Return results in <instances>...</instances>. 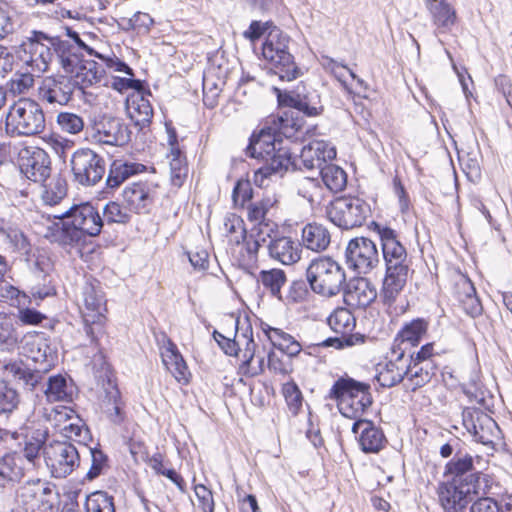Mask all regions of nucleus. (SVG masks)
Instances as JSON below:
<instances>
[{
    "mask_svg": "<svg viewBox=\"0 0 512 512\" xmlns=\"http://www.w3.org/2000/svg\"><path fill=\"white\" fill-rule=\"evenodd\" d=\"M62 435L77 442L82 450H88L87 441L91 439V435L87 426L71 423L63 427Z\"/></svg>",
    "mask_w": 512,
    "mask_h": 512,
    "instance_id": "nucleus-50",
    "label": "nucleus"
},
{
    "mask_svg": "<svg viewBox=\"0 0 512 512\" xmlns=\"http://www.w3.org/2000/svg\"><path fill=\"white\" fill-rule=\"evenodd\" d=\"M319 174L325 186L332 192L343 190L347 184L346 172L328 161L323 167H320Z\"/></svg>",
    "mask_w": 512,
    "mask_h": 512,
    "instance_id": "nucleus-41",
    "label": "nucleus"
},
{
    "mask_svg": "<svg viewBox=\"0 0 512 512\" xmlns=\"http://www.w3.org/2000/svg\"><path fill=\"white\" fill-rule=\"evenodd\" d=\"M384 263L385 274L380 290V298L384 305L391 307L405 288L410 273L414 271L411 269L412 260L409 255L404 254L403 258Z\"/></svg>",
    "mask_w": 512,
    "mask_h": 512,
    "instance_id": "nucleus-17",
    "label": "nucleus"
},
{
    "mask_svg": "<svg viewBox=\"0 0 512 512\" xmlns=\"http://www.w3.org/2000/svg\"><path fill=\"white\" fill-rule=\"evenodd\" d=\"M277 203V199L274 195H267L260 201L251 203L248 206V218L250 221H258V225L267 227V236H271V233L277 232V224L267 220L265 217L268 211Z\"/></svg>",
    "mask_w": 512,
    "mask_h": 512,
    "instance_id": "nucleus-37",
    "label": "nucleus"
},
{
    "mask_svg": "<svg viewBox=\"0 0 512 512\" xmlns=\"http://www.w3.org/2000/svg\"><path fill=\"white\" fill-rule=\"evenodd\" d=\"M307 280H293L289 286L286 300L288 303H301L309 296Z\"/></svg>",
    "mask_w": 512,
    "mask_h": 512,
    "instance_id": "nucleus-57",
    "label": "nucleus"
},
{
    "mask_svg": "<svg viewBox=\"0 0 512 512\" xmlns=\"http://www.w3.org/2000/svg\"><path fill=\"white\" fill-rule=\"evenodd\" d=\"M126 110L129 118L138 131L149 128L153 119V107L143 95H131L126 100Z\"/></svg>",
    "mask_w": 512,
    "mask_h": 512,
    "instance_id": "nucleus-29",
    "label": "nucleus"
},
{
    "mask_svg": "<svg viewBox=\"0 0 512 512\" xmlns=\"http://www.w3.org/2000/svg\"><path fill=\"white\" fill-rule=\"evenodd\" d=\"M311 290L322 296H335L343 288L346 275L343 268L330 257L313 259L306 269Z\"/></svg>",
    "mask_w": 512,
    "mask_h": 512,
    "instance_id": "nucleus-8",
    "label": "nucleus"
},
{
    "mask_svg": "<svg viewBox=\"0 0 512 512\" xmlns=\"http://www.w3.org/2000/svg\"><path fill=\"white\" fill-rule=\"evenodd\" d=\"M328 229L317 223H308L302 229V245L315 252L324 251L330 244Z\"/></svg>",
    "mask_w": 512,
    "mask_h": 512,
    "instance_id": "nucleus-34",
    "label": "nucleus"
},
{
    "mask_svg": "<svg viewBox=\"0 0 512 512\" xmlns=\"http://www.w3.org/2000/svg\"><path fill=\"white\" fill-rule=\"evenodd\" d=\"M336 158L335 147L329 146L324 141L315 142L304 146L300 154L303 167L307 170H320L327 161Z\"/></svg>",
    "mask_w": 512,
    "mask_h": 512,
    "instance_id": "nucleus-27",
    "label": "nucleus"
},
{
    "mask_svg": "<svg viewBox=\"0 0 512 512\" xmlns=\"http://www.w3.org/2000/svg\"><path fill=\"white\" fill-rule=\"evenodd\" d=\"M170 175L172 184L178 187L182 186L188 175L186 156L180 149L171 151Z\"/></svg>",
    "mask_w": 512,
    "mask_h": 512,
    "instance_id": "nucleus-45",
    "label": "nucleus"
},
{
    "mask_svg": "<svg viewBox=\"0 0 512 512\" xmlns=\"http://www.w3.org/2000/svg\"><path fill=\"white\" fill-rule=\"evenodd\" d=\"M131 211L116 201H109L103 208V226L105 224H127L131 220Z\"/></svg>",
    "mask_w": 512,
    "mask_h": 512,
    "instance_id": "nucleus-44",
    "label": "nucleus"
},
{
    "mask_svg": "<svg viewBox=\"0 0 512 512\" xmlns=\"http://www.w3.org/2000/svg\"><path fill=\"white\" fill-rule=\"evenodd\" d=\"M277 102L281 108H291L293 112L302 113L306 117H317L323 114L324 106L317 90L300 82L292 90L273 87Z\"/></svg>",
    "mask_w": 512,
    "mask_h": 512,
    "instance_id": "nucleus-11",
    "label": "nucleus"
},
{
    "mask_svg": "<svg viewBox=\"0 0 512 512\" xmlns=\"http://www.w3.org/2000/svg\"><path fill=\"white\" fill-rule=\"evenodd\" d=\"M83 450L69 441L54 440L44 448L45 461L54 478L69 476L81 464Z\"/></svg>",
    "mask_w": 512,
    "mask_h": 512,
    "instance_id": "nucleus-14",
    "label": "nucleus"
},
{
    "mask_svg": "<svg viewBox=\"0 0 512 512\" xmlns=\"http://www.w3.org/2000/svg\"><path fill=\"white\" fill-rule=\"evenodd\" d=\"M365 342V336L359 333L355 334H340V336L328 337L320 343H317L318 347H333L335 349H344L352 347L354 345L363 344Z\"/></svg>",
    "mask_w": 512,
    "mask_h": 512,
    "instance_id": "nucleus-47",
    "label": "nucleus"
},
{
    "mask_svg": "<svg viewBox=\"0 0 512 512\" xmlns=\"http://www.w3.org/2000/svg\"><path fill=\"white\" fill-rule=\"evenodd\" d=\"M57 37L43 31L33 30L20 45V51L24 56L22 60L45 72L55 58L57 60Z\"/></svg>",
    "mask_w": 512,
    "mask_h": 512,
    "instance_id": "nucleus-13",
    "label": "nucleus"
},
{
    "mask_svg": "<svg viewBox=\"0 0 512 512\" xmlns=\"http://www.w3.org/2000/svg\"><path fill=\"white\" fill-rule=\"evenodd\" d=\"M257 281L262 284L272 297L282 301L281 289L287 282V276L284 270L279 268H272L268 270H261L258 274Z\"/></svg>",
    "mask_w": 512,
    "mask_h": 512,
    "instance_id": "nucleus-38",
    "label": "nucleus"
},
{
    "mask_svg": "<svg viewBox=\"0 0 512 512\" xmlns=\"http://www.w3.org/2000/svg\"><path fill=\"white\" fill-rule=\"evenodd\" d=\"M122 198L129 211L136 214L149 213L153 204L151 187L145 181L127 185L122 192Z\"/></svg>",
    "mask_w": 512,
    "mask_h": 512,
    "instance_id": "nucleus-26",
    "label": "nucleus"
},
{
    "mask_svg": "<svg viewBox=\"0 0 512 512\" xmlns=\"http://www.w3.org/2000/svg\"><path fill=\"white\" fill-rule=\"evenodd\" d=\"M194 492L202 512H214L215 502L212 491L203 484H197L194 486Z\"/></svg>",
    "mask_w": 512,
    "mask_h": 512,
    "instance_id": "nucleus-58",
    "label": "nucleus"
},
{
    "mask_svg": "<svg viewBox=\"0 0 512 512\" xmlns=\"http://www.w3.org/2000/svg\"><path fill=\"white\" fill-rule=\"evenodd\" d=\"M476 459H480L476 456ZM475 457L465 452L463 449H457L453 457L445 464L443 476L448 481L459 484L471 483L476 487L492 489L493 478L477 470L474 465Z\"/></svg>",
    "mask_w": 512,
    "mask_h": 512,
    "instance_id": "nucleus-10",
    "label": "nucleus"
},
{
    "mask_svg": "<svg viewBox=\"0 0 512 512\" xmlns=\"http://www.w3.org/2000/svg\"><path fill=\"white\" fill-rule=\"evenodd\" d=\"M146 169L144 164L116 159L110 165L106 186L110 189H116L128 178L145 172Z\"/></svg>",
    "mask_w": 512,
    "mask_h": 512,
    "instance_id": "nucleus-31",
    "label": "nucleus"
},
{
    "mask_svg": "<svg viewBox=\"0 0 512 512\" xmlns=\"http://www.w3.org/2000/svg\"><path fill=\"white\" fill-rule=\"evenodd\" d=\"M370 215V205L358 196L336 197L327 207L329 220L345 230L362 226Z\"/></svg>",
    "mask_w": 512,
    "mask_h": 512,
    "instance_id": "nucleus-9",
    "label": "nucleus"
},
{
    "mask_svg": "<svg viewBox=\"0 0 512 512\" xmlns=\"http://www.w3.org/2000/svg\"><path fill=\"white\" fill-rule=\"evenodd\" d=\"M18 498L26 512H58L57 494L39 480L23 485Z\"/></svg>",
    "mask_w": 512,
    "mask_h": 512,
    "instance_id": "nucleus-19",
    "label": "nucleus"
},
{
    "mask_svg": "<svg viewBox=\"0 0 512 512\" xmlns=\"http://www.w3.org/2000/svg\"><path fill=\"white\" fill-rule=\"evenodd\" d=\"M81 298L84 305V331L92 343H97L104 332L107 312V300L101 282L92 276L86 277L81 286Z\"/></svg>",
    "mask_w": 512,
    "mask_h": 512,
    "instance_id": "nucleus-6",
    "label": "nucleus"
},
{
    "mask_svg": "<svg viewBox=\"0 0 512 512\" xmlns=\"http://www.w3.org/2000/svg\"><path fill=\"white\" fill-rule=\"evenodd\" d=\"M163 364L172 373L176 380L186 379L188 371L187 364L181 353L162 355Z\"/></svg>",
    "mask_w": 512,
    "mask_h": 512,
    "instance_id": "nucleus-53",
    "label": "nucleus"
},
{
    "mask_svg": "<svg viewBox=\"0 0 512 512\" xmlns=\"http://www.w3.org/2000/svg\"><path fill=\"white\" fill-rule=\"evenodd\" d=\"M290 36L277 26H272L262 44V55L269 64V71L282 81H292L301 75V70L289 51Z\"/></svg>",
    "mask_w": 512,
    "mask_h": 512,
    "instance_id": "nucleus-5",
    "label": "nucleus"
},
{
    "mask_svg": "<svg viewBox=\"0 0 512 512\" xmlns=\"http://www.w3.org/2000/svg\"><path fill=\"white\" fill-rule=\"evenodd\" d=\"M305 120L297 113L286 110L277 117H269L263 125L255 129L249 137L245 155L263 162L253 176L257 187H265L272 176L283 177L289 170L301 169L291 149L284 145L283 138H297L296 134L304 127Z\"/></svg>",
    "mask_w": 512,
    "mask_h": 512,
    "instance_id": "nucleus-1",
    "label": "nucleus"
},
{
    "mask_svg": "<svg viewBox=\"0 0 512 512\" xmlns=\"http://www.w3.org/2000/svg\"><path fill=\"white\" fill-rule=\"evenodd\" d=\"M394 359L388 361L376 375V379L382 387L391 388L403 381L411 372V366L405 356L397 358V353H391Z\"/></svg>",
    "mask_w": 512,
    "mask_h": 512,
    "instance_id": "nucleus-28",
    "label": "nucleus"
},
{
    "mask_svg": "<svg viewBox=\"0 0 512 512\" xmlns=\"http://www.w3.org/2000/svg\"><path fill=\"white\" fill-rule=\"evenodd\" d=\"M428 321L424 318H416L407 322L396 334L391 353H397V358L406 356L412 348L417 347L428 330Z\"/></svg>",
    "mask_w": 512,
    "mask_h": 512,
    "instance_id": "nucleus-23",
    "label": "nucleus"
},
{
    "mask_svg": "<svg viewBox=\"0 0 512 512\" xmlns=\"http://www.w3.org/2000/svg\"><path fill=\"white\" fill-rule=\"evenodd\" d=\"M45 127L44 111L36 101L22 98L9 107L5 129L10 137L36 136L41 134Z\"/></svg>",
    "mask_w": 512,
    "mask_h": 512,
    "instance_id": "nucleus-7",
    "label": "nucleus"
},
{
    "mask_svg": "<svg viewBox=\"0 0 512 512\" xmlns=\"http://www.w3.org/2000/svg\"><path fill=\"white\" fill-rule=\"evenodd\" d=\"M272 26H275L273 22L267 21V22H261L258 20H253L248 29L243 32V37L247 40H249L252 43H255L257 40H259L265 33L267 34L268 31L272 28Z\"/></svg>",
    "mask_w": 512,
    "mask_h": 512,
    "instance_id": "nucleus-61",
    "label": "nucleus"
},
{
    "mask_svg": "<svg viewBox=\"0 0 512 512\" xmlns=\"http://www.w3.org/2000/svg\"><path fill=\"white\" fill-rule=\"evenodd\" d=\"M19 340V335L13 324L7 321L0 322V350L12 351Z\"/></svg>",
    "mask_w": 512,
    "mask_h": 512,
    "instance_id": "nucleus-55",
    "label": "nucleus"
},
{
    "mask_svg": "<svg viewBox=\"0 0 512 512\" xmlns=\"http://www.w3.org/2000/svg\"><path fill=\"white\" fill-rule=\"evenodd\" d=\"M330 328L337 334L349 335L355 327V317L347 308H337L327 319Z\"/></svg>",
    "mask_w": 512,
    "mask_h": 512,
    "instance_id": "nucleus-42",
    "label": "nucleus"
},
{
    "mask_svg": "<svg viewBox=\"0 0 512 512\" xmlns=\"http://www.w3.org/2000/svg\"><path fill=\"white\" fill-rule=\"evenodd\" d=\"M73 181L81 186H94L106 171L104 158L90 148L77 149L70 159Z\"/></svg>",
    "mask_w": 512,
    "mask_h": 512,
    "instance_id": "nucleus-16",
    "label": "nucleus"
},
{
    "mask_svg": "<svg viewBox=\"0 0 512 512\" xmlns=\"http://www.w3.org/2000/svg\"><path fill=\"white\" fill-rule=\"evenodd\" d=\"M84 506L86 512H115L114 497L103 490L87 495Z\"/></svg>",
    "mask_w": 512,
    "mask_h": 512,
    "instance_id": "nucleus-43",
    "label": "nucleus"
},
{
    "mask_svg": "<svg viewBox=\"0 0 512 512\" xmlns=\"http://www.w3.org/2000/svg\"><path fill=\"white\" fill-rule=\"evenodd\" d=\"M282 393L290 412L295 416L302 408L303 395L294 381L283 384Z\"/></svg>",
    "mask_w": 512,
    "mask_h": 512,
    "instance_id": "nucleus-49",
    "label": "nucleus"
},
{
    "mask_svg": "<svg viewBox=\"0 0 512 512\" xmlns=\"http://www.w3.org/2000/svg\"><path fill=\"white\" fill-rule=\"evenodd\" d=\"M268 368L270 371L280 374L283 376H286L290 374L293 370L291 360L288 359L287 361H284L281 357H279L276 353L273 351H270L268 353Z\"/></svg>",
    "mask_w": 512,
    "mask_h": 512,
    "instance_id": "nucleus-62",
    "label": "nucleus"
},
{
    "mask_svg": "<svg viewBox=\"0 0 512 512\" xmlns=\"http://www.w3.org/2000/svg\"><path fill=\"white\" fill-rule=\"evenodd\" d=\"M475 292L476 288L467 276H463L455 285V296L460 304L472 297Z\"/></svg>",
    "mask_w": 512,
    "mask_h": 512,
    "instance_id": "nucleus-63",
    "label": "nucleus"
},
{
    "mask_svg": "<svg viewBox=\"0 0 512 512\" xmlns=\"http://www.w3.org/2000/svg\"><path fill=\"white\" fill-rule=\"evenodd\" d=\"M463 423L475 442L481 443L485 446L493 445L494 440L492 428H498V426L490 416L483 414L481 417H477L476 421H474L472 417L467 419L464 415Z\"/></svg>",
    "mask_w": 512,
    "mask_h": 512,
    "instance_id": "nucleus-32",
    "label": "nucleus"
},
{
    "mask_svg": "<svg viewBox=\"0 0 512 512\" xmlns=\"http://www.w3.org/2000/svg\"><path fill=\"white\" fill-rule=\"evenodd\" d=\"M2 241L8 246V248L21 257L26 262L31 261V257L34 256L32 252V244L24 232L18 227L14 226L5 236Z\"/></svg>",
    "mask_w": 512,
    "mask_h": 512,
    "instance_id": "nucleus-39",
    "label": "nucleus"
},
{
    "mask_svg": "<svg viewBox=\"0 0 512 512\" xmlns=\"http://www.w3.org/2000/svg\"><path fill=\"white\" fill-rule=\"evenodd\" d=\"M252 198L253 188L250 180L243 178L237 180L232 190V200L234 204L244 207Z\"/></svg>",
    "mask_w": 512,
    "mask_h": 512,
    "instance_id": "nucleus-54",
    "label": "nucleus"
},
{
    "mask_svg": "<svg viewBox=\"0 0 512 512\" xmlns=\"http://www.w3.org/2000/svg\"><path fill=\"white\" fill-rule=\"evenodd\" d=\"M129 126L119 117L104 116L95 123L92 138L99 143L124 146L131 140Z\"/></svg>",
    "mask_w": 512,
    "mask_h": 512,
    "instance_id": "nucleus-22",
    "label": "nucleus"
},
{
    "mask_svg": "<svg viewBox=\"0 0 512 512\" xmlns=\"http://www.w3.org/2000/svg\"><path fill=\"white\" fill-rule=\"evenodd\" d=\"M18 165L21 173L29 180L42 183L51 174L49 154L42 148L27 146L18 154Z\"/></svg>",
    "mask_w": 512,
    "mask_h": 512,
    "instance_id": "nucleus-20",
    "label": "nucleus"
},
{
    "mask_svg": "<svg viewBox=\"0 0 512 512\" xmlns=\"http://www.w3.org/2000/svg\"><path fill=\"white\" fill-rule=\"evenodd\" d=\"M103 404L104 412L112 424L121 425L124 423L126 419V413L124 411L125 402L116 384L112 385L111 389L106 391Z\"/></svg>",
    "mask_w": 512,
    "mask_h": 512,
    "instance_id": "nucleus-35",
    "label": "nucleus"
},
{
    "mask_svg": "<svg viewBox=\"0 0 512 512\" xmlns=\"http://www.w3.org/2000/svg\"><path fill=\"white\" fill-rule=\"evenodd\" d=\"M49 228L53 242L62 247H78L87 237L98 236L103 227L102 217L90 202L73 205Z\"/></svg>",
    "mask_w": 512,
    "mask_h": 512,
    "instance_id": "nucleus-2",
    "label": "nucleus"
},
{
    "mask_svg": "<svg viewBox=\"0 0 512 512\" xmlns=\"http://www.w3.org/2000/svg\"><path fill=\"white\" fill-rule=\"evenodd\" d=\"M93 56L104 62L107 68L134 77L133 69L125 61L119 59L114 54L112 56H109L96 51V54H94Z\"/></svg>",
    "mask_w": 512,
    "mask_h": 512,
    "instance_id": "nucleus-59",
    "label": "nucleus"
},
{
    "mask_svg": "<svg viewBox=\"0 0 512 512\" xmlns=\"http://www.w3.org/2000/svg\"><path fill=\"white\" fill-rule=\"evenodd\" d=\"M426 8L431 16L432 24L436 27V33H448L457 22L455 8L446 0L428 3Z\"/></svg>",
    "mask_w": 512,
    "mask_h": 512,
    "instance_id": "nucleus-30",
    "label": "nucleus"
},
{
    "mask_svg": "<svg viewBox=\"0 0 512 512\" xmlns=\"http://www.w3.org/2000/svg\"><path fill=\"white\" fill-rule=\"evenodd\" d=\"M434 343H426L421 346V348L417 352H409L406 353L409 365L411 369L417 368L420 364L429 362V358L433 356Z\"/></svg>",
    "mask_w": 512,
    "mask_h": 512,
    "instance_id": "nucleus-60",
    "label": "nucleus"
},
{
    "mask_svg": "<svg viewBox=\"0 0 512 512\" xmlns=\"http://www.w3.org/2000/svg\"><path fill=\"white\" fill-rule=\"evenodd\" d=\"M357 297V304L361 307L370 306L377 298L376 288L366 279H361L357 282L355 291L352 294Z\"/></svg>",
    "mask_w": 512,
    "mask_h": 512,
    "instance_id": "nucleus-51",
    "label": "nucleus"
},
{
    "mask_svg": "<svg viewBox=\"0 0 512 512\" xmlns=\"http://www.w3.org/2000/svg\"><path fill=\"white\" fill-rule=\"evenodd\" d=\"M267 244L268 255L283 265H291L301 259L302 245L288 236H280L279 230L271 233Z\"/></svg>",
    "mask_w": 512,
    "mask_h": 512,
    "instance_id": "nucleus-24",
    "label": "nucleus"
},
{
    "mask_svg": "<svg viewBox=\"0 0 512 512\" xmlns=\"http://www.w3.org/2000/svg\"><path fill=\"white\" fill-rule=\"evenodd\" d=\"M492 489L476 487L471 483L440 482L437 489L439 503L444 512H467L468 505L479 495L493 494Z\"/></svg>",
    "mask_w": 512,
    "mask_h": 512,
    "instance_id": "nucleus-15",
    "label": "nucleus"
},
{
    "mask_svg": "<svg viewBox=\"0 0 512 512\" xmlns=\"http://www.w3.org/2000/svg\"><path fill=\"white\" fill-rule=\"evenodd\" d=\"M57 123L63 131L70 134H77L84 128L82 117L70 112H60L57 116Z\"/></svg>",
    "mask_w": 512,
    "mask_h": 512,
    "instance_id": "nucleus-56",
    "label": "nucleus"
},
{
    "mask_svg": "<svg viewBox=\"0 0 512 512\" xmlns=\"http://www.w3.org/2000/svg\"><path fill=\"white\" fill-rule=\"evenodd\" d=\"M75 389L72 379L68 381L65 375L57 374L48 378L44 393L49 402H72Z\"/></svg>",
    "mask_w": 512,
    "mask_h": 512,
    "instance_id": "nucleus-33",
    "label": "nucleus"
},
{
    "mask_svg": "<svg viewBox=\"0 0 512 512\" xmlns=\"http://www.w3.org/2000/svg\"><path fill=\"white\" fill-rule=\"evenodd\" d=\"M33 267L34 276L38 280L41 279L43 281V284H37L30 287V294L32 295V297L38 300H43L46 297L54 295V287L46 284V281L49 277V259L45 256H38L34 261Z\"/></svg>",
    "mask_w": 512,
    "mask_h": 512,
    "instance_id": "nucleus-36",
    "label": "nucleus"
},
{
    "mask_svg": "<svg viewBox=\"0 0 512 512\" xmlns=\"http://www.w3.org/2000/svg\"><path fill=\"white\" fill-rule=\"evenodd\" d=\"M46 436L47 432L37 430L26 440L23 454L28 461L33 462L39 456L40 450L46 442Z\"/></svg>",
    "mask_w": 512,
    "mask_h": 512,
    "instance_id": "nucleus-52",
    "label": "nucleus"
},
{
    "mask_svg": "<svg viewBox=\"0 0 512 512\" xmlns=\"http://www.w3.org/2000/svg\"><path fill=\"white\" fill-rule=\"evenodd\" d=\"M68 40L57 37V61L64 72H75L87 63H97L94 60H85L84 52L90 56L96 54V50L86 44L80 33L73 28L65 27Z\"/></svg>",
    "mask_w": 512,
    "mask_h": 512,
    "instance_id": "nucleus-12",
    "label": "nucleus"
},
{
    "mask_svg": "<svg viewBox=\"0 0 512 512\" xmlns=\"http://www.w3.org/2000/svg\"><path fill=\"white\" fill-rule=\"evenodd\" d=\"M469 512H500V505L492 497H480L472 503Z\"/></svg>",
    "mask_w": 512,
    "mask_h": 512,
    "instance_id": "nucleus-64",
    "label": "nucleus"
},
{
    "mask_svg": "<svg viewBox=\"0 0 512 512\" xmlns=\"http://www.w3.org/2000/svg\"><path fill=\"white\" fill-rule=\"evenodd\" d=\"M346 263L358 274H367L379 263V252L374 241L367 237H356L349 241Z\"/></svg>",
    "mask_w": 512,
    "mask_h": 512,
    "instance_id": "nucleus-18",
    "label": "nucleus"
},
{
    "mask_svg": "<svg viewBox=\"0 0 512 512\" xmlns=\"http://www.w3.org/2000/svg\"><path fill=\"white\" fill-rule=\"evenodd\" d=\"M21 404V395L7 380L0 379V416L9 418Z\"/></svg>",
    "mask_w": 512,
    "mask_h": 512,
    "instance_id": "nucleus-40",
    "label": "nucleus"
},
{
    "mask_svg": "<svg viewBox=\"0 0 512 512\" xmlns=\"http://www.w3.org/2000/svg\"><path fill=\"white\" fill-rule=\"evenodd\" d=\"M436 367L431 363H423L411 370L408 373L409 381L412 383V390H416L418 388L426 385L432 377L435 375Z\"/></svg>",
    "mask_w": 512,
    "mask_h": 512,
    "instance_id": "nucleus-48",
    "label": "nucleus"
},
{
    "mask_svg": "<svg viewBox=\"0 0 512 512\" xmlns=\"http://www.w3.org/2000/svg\"><path fill=\"white\" fill-rule=\"evenodd\" d=\"M369 228L379 237L384 262L403 258L404 254L408 255L395 229L376 221H372Z\"/></svg>",
    "mask_w": 512,
    "mask_h": 512,
    "instance_id": "nucleus-25",
    "label": "nucleus"
},
{
    "mask_svg": "<svg viewBox=\"0 0 512 512\" xmlns=\"http://www.w3.org/2000/svg\"><path fill=\"white\" fill-rule=\"evenodd\" d=\"M105 70L99 63H87L75 72L47 76L38 88L39 96L49 104H68L75 89L84 90L101 82Z\"/></svg>",
    "mask_w": 512,
    "mask_h": 512,
    "instance_id": "nucleus-3",
    "label": "nucleus"
},
{
    "mask_svg": "<svg viewBox=\"0 0 512 512\" xmlns=\"http://www.w3.org/2000/svg\"><path fill=\"white\" fill-rule=\"evenodd\" d=\"M351 431L355 435L360 450L365 454H378L388 444V440L381 427L372 420L354 419Z\"/></svg>",
    "mask_w": 512,
    "mask_h": 512,
    "instance_id": "nucleus-21",
    "label": "nucleus"
},
{
    "mask_svg": "<svg viewBox=\"0 0 512 512\" xmlns=\"http://www.w3.org/2000/svg\"><path fill=\"white\" fill-rule=\"evenodd\" d=\"M325 399L334 401L340 414L348 419L362 416L373 404L371 385L346 373L334 381Z\"/></svg>",
    "mask_w": 512,
    "mask_h": 512,
    "instance_id": "nucleus-4",
    "label": "nucleus"
},
{
    "mask_svg": "<svg viewBox=\"0 0 512 512\" xmlns=\"http://www.w3.org/2000/svg\"><path fill=\"white\" fill-rule=\"evenodd\" d=\"M83 453H87L91 457V465L86 473L88 480L91 481L98 478L109 468L108 456L101 449L88 446V450H83Z\"/></svg>",
    "mask_w": 512,
    "mask_h": 512,
    "instance_id": "nucleus-46",
    "label": "nucleus"
}]
</instances>
